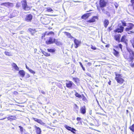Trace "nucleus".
<instances>
[{
  "label": "nucleus",
  "mask_w": 134,
  "mask_h": 134,
  "mask_svg": "<svg viewBox=\"0 0 134 134\" xmlns=\"http://www.w3.org/2000/svg\"><path fill=\"white\" fill-rule=\"evenodd\" d=\"M121 36L119 34H116L114 36V38L116 41L120 42Z\"/></svg>",
  "instance_id": "15"
},
{
  "label": "nucleus",
  "mask_w": 134,
  "mask_h": 134,
  "mask_svg": "<svg viewBox=\"0 0 134 134\" xmlns=\"http://www.w3.org/2000/svg\"><path fill=\"white\" fill-rule=\"evenodd\" d=\"M19 127L20 128V130L21 132H23L24 130H24L23 127L21 126H19Z\"/></svg>",
  "instance_id": "41"
},
{
  "label": "nucleus",
  "mask_w": 134,
  "mask_h": 134,
  "mask_svg": "<svg viewBox=\"0 0 134 134\" xmlns=\"http://www.w3.org/2000/svg\"><path fill=\"white\" fill-rule=\"evenodd\" d=\"M129 26L125 29V30L126 32L129 31L131 30L134 27V24L132 23H128Z\"/></svg>",
  "instance_id": "10"
},
{
  "label": "nucleus",
  "mask_w": 134,
  "mask_h": 134,
  "mask_svg": "<svg viewBox=\"0 0 134 134\" xmlns=\"http://www.w3.org/2000/svg\"><path fill=\"white\" fill-rule=\"evenodd\" d=\"M114 73L115 76V79L117 82L120 85L123 83L125 80L122 78V74L117 72H115Z\"/></svg>",
  "instance_id": "3"
},
{
  "label": "nucleus",
  "mask_w": 134,
  "mask_h": 134,
  "mask_svg": "<svg viewBox=\"0 0 134 134\" xmlns=\"http://www.w3.org/2000/svg\"><path fill=\"white\" fill-rule=\"evenodd\" d=\"M32 15L31 14L27 15L25 18V20L27 22H30L32 20Z\"/></svg>",
  "instance_id": "12"
},
{
  "label": "nucleus",
  "mask_w": 134,
  "mask_h": 134,
  "mask_svg": "<svg viewBox=\"0 0 134 134\" xmlns=\"http://www.w3.org/2000/svg\"><path fill=\"white\" fill-rule=\"evenodd\" d=\"M85 62H88V60H85Z\"/></svg>",
  "instance_id": "59"
},
{
  "label": "nucleus",
  "mask_w": 134,
  "mask_h": 134,
  "mask_svg": "<svg viewBox=\"0 0 134 134\" xmlns=\"http://www.w3.org/2000/svg\"><path fill=\"white\" fill-rule=\"evenodd\" d=\"M43 53V54L46 57L49 56H50V53L46 52H44Z\"/></svg>",
  "instance_id": "38"
},
{
  "label": "nucleus",
  "mask_w": 134,
  "mask_h": 134,
  "mask_svg": "<svg viewBox=\"0 0 134 134\" xmlns=\"http://www.w3.org/2000/svg\"><path fill=\"white\" fill-rule=\"evenodd\" d=\"M130 42L131 43L133 47L134 48V37L132 38L130 40Z\"/></svg>",
  "instance_id": "33"
},
{
  "label": "nucleus",
  "mask_w": 134,
  "mask_h": 134,
  "mask_svg": "<svg viewBox=\"0 0 134 134\" xmlns=\"http://www.w3.org/2000/svg\"><path fill=\"white\" fill-rule=\"evenodd\" d=\"M76 131V130L74 128H72L70 130V131L73 132L74 133H75V132Z\"/></svg>",
  "instance_id": "44"
},
{
  "label": "nucleus",
  "mask_w": 134,
  "mask_h": 134,
  "mask_svg": "<svg viewBox=\"0 0 134 134\" xmlns=\"http://www.w3.org/2000/svg\"><path fill=\"white\" fill-rule=\"evenodd\" d=\"M130 2L131 3V6L134 5V0H131Z\"/></svg>",
  "instance_id": "45"
},
{
  "label": "nucleus",
  "mask_w": 134,
  "mask_h": 134,
  "mask_svg": "<svg viewBox=\"0 0 134 134\" xmlns=\"http://www.w3.org/2000/svg\"><path fill=\"white\" fill-rule=\"evenodd\" d=\"M105 47H106L108 48L109 47V44H107L105 46Z\"/></svg>",
  "instance_id": "54"
},
{
  "label": "nucleus",
  "mask_w": 134,
  "mask_h": 134,
  "mask_svg": "<svg viewBox=\"0 0 134 134\" xmlns=\"http://www.w3.org/2000/svg\"><path fill=\"white\" fill-rule=\"evenodd\" d=\"M33 119L35 121L42 125H44L45 124L44 122H42V121L40 119H37L35 118H33Z\"/></svg>",
  "instance_id": "16"
},
{
  "label": "nucleus",
  "mask_w": 134,
  "mask_h": 134,
  "mask_svg": "<svg viewBox=\"0 0 134 134\" xmlns=\"http://www.w3.org/2000/svg\"><path fill=\"white\" fill-rule=\"evenodd\" d=\"M12 65L13 67L14 68L15 70L18 71L19 70V68L15 63H13L12 64Z\"/></svg>",
  "instance_id": "25"
},
{
  "label": "nucleus",
  "mask_w": 134,
  "mask_h": 134,
  "mask_svg": "<svg viewBox=\"0 0 134 134\" xmlns=\"http://www.w3.org/2000/svg\"><path fill=\"white\" fill-rule=\"evenodd\" d=\"M34 127L36 129V134H41V130L40 128L36 126H35Z\"/></svg>",
  "instance_id": "19"
},
{
  "label": "nucleus",
  "mask_w": 134,
  "mask_h": 134,
  "mask_svg": "<svg viewBox=\"0 0 134 134\" xmlns=\"http://www.w3.org/2000/svg\"><path fill=\"white\" fill-rule=\"evenodd\" d=\"M1 5L2 6H4L8 8L12 7L13 6V4L9 2H5L2 3Z\"/></svg>",
  "instance_id": "11"
},
{
  "label": "nucleus",
  "mask_w": 134,
  "mask_h": 134,
  "mask_svg": "<svg viewBox=\"0 0 134 134\" xmlns=\"http://www.w3.org/2000/svg\"><path fill=\"white\" fill-rule=\"evenodd\" d=\"M104 26L105 28H107L109 24V20L107 19H105L103 22Z\"/></svg>",
  "instance_id": "21"
},
{
  "label": "nucleus",
  "mask_w": 134,
  "mask_h": 134,
  "mask_svg": "<svg viewBox=\"0 0 134 134\" xmlns=\"http://www.w3.org/2000/svg\"><path fill=\"white\" fill-rule=\"evenodd\" d=\"M129 129L131 131L134 133V123L129 127Z\"/></svg>",
  "instance_id": "30"
},
{
  "label": "nucleus",
  "mask_w": 134,
  "mask_h": 134,
  "mask_svg": "<svg viewBox=\"0 0 134 134\" xmlns=\"http://www.w3.org/2000/svg\"><path fill=\"white\" fill-rule=\"evenodd\" d=\"M16 119V116H15L11 115L7 118L8 120L10 121L15 120Z\"/></svg>",
  "instance_id": "22"
},
{
  "label": "nucleus",
  "mask_w": 134,
  "mask_h": 134,
  "mask_svg": "<svg viewBox=\"0 0 134 134\" xmlns=\"http://www.w3.org/2000/svg\"><path fill=\"white\" fill-rule=\"evenodd\" d=\"M64 126L66 129L69 131H70L71 129L72 128L71 127L68 126L67 125L65 126Z\"/></svg>",
  "instance_id": "37"
},
{
  "label": "nucleus",
  "mask_w": 134,
  "mask_h": 134,
  "mask_svg": "<svg viewBox=\"0 0 134 134\" xmlns=\"http://www.w3.org/2000/svg\"><path fill=\"white\" fill-rule=\"evenodd\" d=\"M75 95L76 97H77L79 98H81L82 97L81 95L79 94L77 92H76Z\"/></svg>",
  "instance_id": "31"
},
{
  "label": "nucleus",
  "mask_w": 134,
  "mask_h": 134,
  "mask_svg": "<svg viewBox=\"0 0 134 134\" xmlns=\"http://www.w3.org/2000/svg\"><path fill=\"white\" fill-rule=\"evenodd\" d=\"M127 52H125L123 54V57L127 61L129 64L131 68L134 67V51L132 49L127 48Z\"/></svg>",
  "instance_id": "1"
},
{
  "label": "nucleus",
  "mask_w": 134,
  "mask_h": 134,
  "mask_svg": "<svg viewBox=\"0 0 134 134\" xmlns=\"http://www.w3.org/2000/svg\"><path fill=\"white\" fill-rule=\"evenodd\" d=\"M47 50L48 52L51 53H54L55 52V50L54 49H48Z\"/></svg>",
  "instance_id": "36"
},
{
  "label": "nucleus",
  "mask_w": 134,
  "mask_h": 134,
  "mask_svg": "<svg viewBox=\"0 0 134 134\" xmlns=\"http://www.w3.org/2000/svg\"><path fill=\"white\" fill-rule=\"evenodd\" d=\"M30 77V76L29 75H27V77Z\"/></svg>",
  "instance_id": "58"
},
{
  "label": "nucleus",
  "mask_w": 134,
  "mask_h": 134,
  "mask_svg": "<svg viewBox=\"0 0 134 134\" xmlns=\"http://www.w3.org/2000/svg\"><path fill=\"white\" fill-rule=\"evenodd\" d=\"M91 48L93 50H95L97 49V48L96 47L93 46L92 45H91Z\"/></svg>",
  "instance_id": "43"
},
{
  "label": "nucleus",
  "mask_w": 134,
  "mask_h": 134,
  "mask_svg": "<svg viewBox=\"0 0 134 134\" xmlns=\"http://www.w3.org/2000/svg\"><path fill=\"white\" fill-rule=\"evenodd\" d=\"M18 94V93L16 91H14L13 92V94L15 95H17Z\"/></svg>",
  "instance_id": "48"
},
{
  "label": "nucleus",
  "mask_w": 134,
  "mask_h": 134,
  "mask_svg": "<svg viewBox=\"0 0 134 134\" xmlns=\"http://www.w3.org/2000/svg\"><path fill=\"white\" fill-rule=\"evenodd\" d=\"M26 68L27 69H28V70L29 69H30L27 67V65H26Z\"/></svg>",
  "instance_id": "57"
},
{
  "label": "nucleus",
  "mask_w": 134,
  "mask_h": 134,
  "mask_svg": "<svg viewBox=\"0 0 134 134\" xmlns=\"http://www.w3.org/2000/svg\"><path fill=\"white\" fill-rule=\"evenodd\" d=\"M19 74L22 77H24L25 75V72L23 70H21L19 71Z\"/></svg>",
  "instance_id": "24"
},
{
  "label": "nucleus",
  "mask_w": 134,
  "mask_h": 134,
  "mask_svg": "<svg viewBox=\"0 0 134 134\" xmlns=\"http://www.w3.org/2000/svg\"><path fill=\"white\" fill-rule=\"evenodd\" d=\"M120 42L124 43L126 46H127L128 40L127 39L126 35H124L121 37Z\"/></svg>",
  "instance_id": "6"
},
{
  "label": "nucleus",
  "mask_w": 134,
  "mask_h": 134,
  "mask_svg": "<svg viewBox=\"0 0 134 134\" xmlns=\"http://www.w3.org/2000/svg\"><path fill=\"white\" fill-rule=\"evenodd\" d=\"M47 15H51L45 14L42 15L40 18V21L41 23L45 25L48 24L50 22L49 18L47 16Z\"/></svg>",
  "instance_id": "4"
},
{
  "label": "nucleus",
  "mask_w": 134,
  "mask_h": 134,
  "mask_svg": "<svg viewBox=\"0 0 134 134\" xmlns=\"http://www.w3.org/2000/svg\"><path fill=\"white\" fill-rule=\"evenodd\" d=\"M107 2L105 0H99V6H97V8L99 12L100 11V8H102L106 6Z\"/></svg>",
  "instance_id": "5"
},
{
  "label": "nucleus",
  "mask_w": 134,
  "mask_h": 134,
  "mask_svg": "<svg viewBox=\"0 0 134 134\" xmlns=\"http://www.w3.org/2000/svg\"><path fill=\"white\" fill-rule=\"evenodd\" d=\"M113 54L116 57H118L119 56V52L114 49H113Z\"/></svg>",
  "instance_id": "20"
},
{
  "label": "nucleus",
  "mask_w": 134,
  "mask_h": 134,
  "mask_svg": "<svg viewBox=\"0 0 134 134\" xmlns=\"http://www.w3.org/2000/svg\"><path fill=\"white\" fill-rule=\"evenodd\" d=\"M97 113L98 114H99V115H104V114H102L100 113Z\"/></svg>",
  "instance_id": "49"
},
{
  "label": "nucleus",
  "mask_w": 134,
  "mask_h": 134,
  "mask_svg": "<svg viewBox=\"0 0 134 134\" xmlns=\"http://www.w3.org/2000/svg\"><path fill=\"white\" fill-rule=\"evenodd\" d=\"M98 16H93L91 19L87 20V22L89 23H93L95 22L96 20H98Z\"/></svg>",
  "instance_id": "7"
},
{
  "label": "nucleus",
  "mask_w": 134,
  "mask_h": 134,
  "mask_svg": "<svg viewBox=\"0 0 134 134\" xmlns=\"http://www.w3.org/2000/svg\"><path fill=\"white\" fill-rule=\"evenodd\" d=\"M64 33L68 38H72V36L71 35V34L69 33L66 32H65Z\"/></svg>",
  "instance_id": "28"
},
{
  "label": "nucleus",
  "mask_w": 134,
  "mask_h": 134,
  "mask_svg": "<svg viewBox=\"0 0 134 134\" xmlns=\"http://www.w3.org/2000/svg\"><path fill=\"white\" fill-rule=\"evenodd\" d=\"M29 70L31 73L34 74L35 73V72L33 70L31 69H29Z\"/></svg>",
  "instance_id": "47"
},
{
  "label": "nucleus",
  "mask_w": 134,
  "mask_h": 134,
  "mask_svg": "<svg viewBox=\"0 0 134 134\" xmlns=\"http://www.w3.org/2000/svg\"><path fill=\"white\" fill-rule=\"evenodd\" d=\"M82 96L83 97L82 100H85L86 99V98L83 95H82Z\"/></svg>",
  "instance_id": "50"
},
{
  "label": "nucleus",
  "mask_w": 134,
  "mask_h": 134,
  "mask_svg": "<svg viewBox=\"0 0 134 134\" xmlns=\"http://www.w3.org/2000/svg\"><path fill=\"white\" fill-rule=\"evenodd\" d=\"M72 79L73 81L76 83H77L79 81V79L77 78L73 77Z\"/></svg>",
  "instance_id": "34"
},
{
  "label": "nucleus",
  "mask_w": 134,
  "mask_h": 134,
  "mask_svg": "<svg viewBox=\"0 0 134 134\" xmlns=\"http://www.w3.org/2000/svg\"><path fill=\"white\" fill-rule=\"evenodd\" d=\"M46 10L48 12H50L53 11L52 9L50 8H47Z\"/></svg>",
  "instance_id": "42"
},
{
  "label": "nucleus",
  "mask_w": 134,
  "mask_h": 134,
  "mask_svg": "<svg viewBox=\"0 0 134 134\" xmlns=\"http://www.w3.org/2000/svg\"><path fill=\"white\" fill-rule=\"evenodd\" d=\"M128 110H126L127 112H128Z\"/></svg>",
  "instance_id": "63"
},
{
  "label": "nucleus",
  "mask_w": 134,
  "mask_h": 134,
  "mask_svg": "<svg viewBox=\"0 0 134 134\" xmlns=\"http://www.w3.org/2000/svg\"><path fill=\"white\" fill-rule=\"evenodd\" d=\"M111 82V81H110L108 82V83L109 85H110Z\"/></svg>",
  "instance_id": "55"
},
{
  "label": "nucleus",
  "mask_w": 134,
  "mask_h": 134,
  "mask_svg": "<svg viewBox=\"0 0 134 134\" xmlns=\"http://www.w3.org/2000/svg\"><path fill=\"white\" fill-rule=\"evenodd\" d=\"M23 9L25 10H28L30 9V8L27 6L26 1H24L23 3L22 4Z\"/></svg>",
  "instance_id": "13"
},
{
  "label": "nucleus",
  "mask_w": 134,
  "mask_h": 134,
  "mask_svg": "<svg viewBox=\"0 0 134 134\" xmlns=\"http://www.w3.org/2000/svg\"><path fill=\"white\" fill-rule=\"evenodd\" d=\"M121 87H122V88H123V87H123V86H121Z\"/></svg>",
  "instance_id": "64"
},
{
  "label": "nucleus",
  "mask_w": 134,
  "mask_h": 134,
  "mask_svg": "<svg viewBox=\"0 0 134 134\" xmlns=\"http://www.w3.org/2000/svg\"><path fill=\"white\" fill-rule=\"evenodd\" d=\"M121 21L122 25H121L120 23L118 24L117 28L114 30V32L115 33H122L124 31V27L126 26V23L125 21L123 20H121Z\"/></svg>",
  "instance_id": "2"
},
{
  "label": "nucleus",
  "mask_w": 134,
  "mask_h": 134,
  "mask_svg": "<svg viewBox=\"0 0 134 134\" xmlns=\"http://www.w3.org/2000/svg\"><path fill=\"white\" fill-rule=\"evenodd\" d=\"M54 33L52 31H51L50 32H45V33L44 35L42 36V38H43V37H44L45 35H47V36H48V35H54Z\"/></svg>",
  "instance_id": "18"
},
{
  "label": "nucleus",
  "mask_w": 134,
  "mask_h": 134,
  "mask_svg": "<svg viewBox=\"0 0 134 134\" xmlns=\"http://www.w3.org/2000/svg\"><path fill=\"white\" fill-rule=\"evenodd\" d=\"M132 6V7L133 9L134 10V5Z\"/></svg>",
  "instance_id": "60"
},
{
  "label": "nucleus",
  "mask_w": 134,
  "mask_h": 134,
  "mask_svg": "<svg viewBox=\"0 0 134 134\" xmlns=\"http://www.w3.org/2000/svg\"><path fill=\"white\" fill-rule=\"evenodd\" d=\"M76 120H77V121H79V123H81V118L78 117L76 118Z\"/></svg>",
  "instance_id": "40"
},
{
  "label": "nucleus",
  "mask_w": 134,
  "mask_h": 134,
  "mask_svg": "<svg viewBox=\"0 0 134 134\" xmlns=\"http://www.w3.org/2000/svg\"><path fill=\"white\" fill-rule=\"evenodd\" d=\"M91 64V63H90V62H88L87 63V65H88V66H90Z\"/></svg>",
  "instance_id": "53"
},
{
  "label": "nucleus",
  "mask_w": 134,
  "mask_h": 134,
  "mask_svg": "<svg viewBox=\"0 0 134 134\" xmlns=\"http://www.w3.org/2000/svg\"><path fill=\"white\" fill-rule=\"evenodd\" d=\"M4 53L7 56H11L12 55L10 52H7V51H5L4 52Z\"/></svg>",
  "instance_id": "35"
},
{
  "label": "nucleus",
  "mask_w": 134,
  "mask_h": 134,
  "mask_svg": "<svg viewBox=\"0 0 134 134\" xmlns=\"http://www.w3.org/2000/svg\"><path fill=\"white\" fill-rule=\"evenodd\" d=\"M108 30L109 32L110 31L112 30V26H111L109 27L108 29Z\"/></svg>",
  "instance_id": "46"
},
{
  "label": "nucleus",
  "mask_w": 134,
  "mask_h": 134,
  "mask_svg": "<svg viewBox=\"0 0 134 134\" xmlns=\"http://www.w3.org/2000/svg\"><path fill=\"white\" fill-rule=\"evenodd\" d=\"M80 113L82 114H84L86 113V108L84 105L81 107L80 108Z\"/></svg>",
  "instance_id": "17"
},
{
  "label": "nucleus",
  "mask_w": 134,
  "mask_h": 134,
  "mask_svg": "<svg viewBox=\"0 0 134 134\" xmlns=\"http://www.w3.org/2000/svg\"><path fill=\"white\" fill-rule=\"evenodd\" d=\"M67 82L65 84L66 87L69 88H71L73 85H75L74 83L71 81L66 80Z\"/></svg>",
  "instance_id": "9"
},
{
  "label": "nucleus",
  "mask_w": 134,
  "mask_h": 134,
  "mask_svg": "<svg viewBox=\"0 0 134 134\" xmlns=\"http://www.w3.org/2000/svg\"><path fill=\"white\" fill-rule=\"evenodd\" d=\"M55 40V38H53L51 37H50L49 39L46 41L45 42L47 45L52 44L54 43Z\"/></svg>",
  "instance_id": "8"
},
{
  "label": "nucleus",
  "mask_w": 134,
  "mask_h": 134,
  "mask_svg": "<svg viewBox=\"0 0 134 134\" xmlns=\"http://www.w3.org/2000/svg\"><path fill=\"white\" fill-rule=\"evenodd\" d=\"M128 34H134V32L133 31H131L130 32V33H128Z\"/></svg>",
  "instance_id": "51"
},
{
  "label": "nucleus",
  "mask_w": 134,
  "mask_h": 134,
  "mask_svg": "<svg viewBox=\"0 0 134 134\" xmlns=\"http://www.w3.org/2000/svg\"><path fill=\"white\" fill-rule=\"evenodd\" d=\"M91 125H93V124H91Z\"/></svg>",
  "instance_id": "62"
},
{
  "label": "nucleus",
  "mask_w": 134,
  "mask_h": 134,
  "mask_svg": "<svg viewBox=\"0 0 134 134\" xmlns=\"http://www.w3.org/2000/svg\"><path fill=\"white\" fill-rule=\"evenodd\" d=\"M102 10L103 12L105 11V9L103 8L102 9Z\"/></svg>",
  "instance_id": "56"
},
{
  "label": "nucleus",
  "mask_w": 134,
  "mask_h": 134,
  "mask_svg": "<svg viewBox=\"0 0 134 134\" xmlns=\"http://www.w3.org/2000/svg\"><path fill=\"white\" fill-rule=\"evenodd\" d=\"M24 134H29V133H25Z\"/></svg>",
  "instance_id": "61"
},
{
  "label": "nucleus",
  "mask_w": 134,
  "mask_h": 134,
  "mask_svg": "<svg viewBox=\"0 0 134 134\" xmlns=\"http://www.w3.org/2000/svg\"><path fill=\"white\" fill-rule=\"evenodd\" d=\"M74 2H75V3H81V1H74Z\"/></svg>",
  "instance_id": "52"
},
{
  "label": "nucleus",
  "mask_w": 134,
  "mask_h": 134,
  "mask_svg": "<svg viewBox=\"0 0 134 134\" xmlns=\"http://www.w3.org/2000/svg\"><path fill=\"white\" fill-rule=\"evenodd\" d=\"M74 43L75 47V48H77L80 46L81 44V41L76 39L74 40Z\"/></svg>",
  "instance_id": "14"
},
{
  "label": "nucleus",
  "mask_w": 134,
  "mask_h": 134,
  "mask_svg": "<svg viewBox=\"0 0 134 134\" xmlns=\"http://www.w3.org/2000/svg\"><path fill=\"white\" fill-rule=\"evenodd\" d=\"M74 105V110L77 113L78 112V110L79 109V107L76 104H75Z\"/></svg>",
  "instance_id": "26"
},
{
  "label": "nucleus",
  "mask_w": 134,
  "mask_h": 134,
  "mask_svg": "<svg viewBox=\"0 0 134 134\" xmlns=\"http://www.w3.org/2000/svg\"><path fill=\"white\" fill-rule=\"evenodd\" d=\"M89 13H87L84 14L81 16V18L82 19L86 20L89 17Z\"/></svg>",
  "instance_id": "23"
},
{
  "label": "nucleus",
  "mask_w": 134,
  "mask_h": 134,
  "mask_svg": "<svg viewBox=\"0 0 134 134\" xmlns=\"http://www.w3.org/2000/svg\"><path fill=\"white\" fill-rule=\"evenodd\" d=\"M54 43L57 46H59L62 45L61 42L59 41H58L57 40L55 39Z\"/></svg>",
  "instance_id": "29"
},
{
  "label": "nucleus",
  "mask_w": 134,
  "mask_h": 134,
  "mask_svg": "<svg viewBox=\"0 0 134 134\" xmlns=\"http://www.w3.org/2000/svg\"><path fill=\"white\" fill-rule=\"evenodd\" d=\"M79 63L81 67L82 68L83 71H85V68L83 67V65L82 63L81 62H79Z\"/></svg>",
  "instance_id": "39"
},
{
  "label": "nucleus",
  "mask_w": 134,
  "mask_h": 134,
  "mask_svg": "<svg viewBox=\"0 0 134 134\" xmlns=\"http://www.w3.org/2000/svg\"><path fill=\"white\" fill-rule=\"evenodd\" d=\"M122 45L121 44H119L118 45V46H115L114 47L116 49L118 48L119 47V48L121 51L122 50Z\"/></svg>",
  "instance_id": "27"
},
{
  "label": "nucleus",
  "mask_w": 134,
  "mask_h": 134,
  "mask_svg": "<svg viewBox=\"0 0 134 134\" xmlns=\"http://www.w3.org/2000/svg\"><path fill=\"white\" fill-rule=\"evenodd\" d=\"M29 31L32 34H34L35 32V30L31 28L28 29Z\"/></svg>",
  "instance_id": "32"
}]
</instances>
